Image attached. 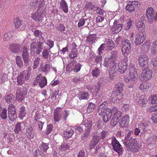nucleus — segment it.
Wrapping results in <instances>:
<instances>
[{"label":"nucleus","mask_w":157,"mask_h":157,"mask_svg":"<svg viewBox=\"0 0 157 157\" xmlns=\"http://www.w3.org/2000/svg\"><path fill=\"white\" fill-rule=\"evenodd\" d=\"M132 133V131H130L128 133L124 143L130 151L133 152H137L139 151L140 147L137 144L136 139L132 138L131 136Z\"/></svg>","instance_id":"1"},{"label":"nucleus","mask_w":157,"mask_h":157,"mask_svg":"<svg viewBox=\"0 0 157 157\" xmlns=\"http://www.w3.org/2000/svg\"><path fill=\"white\" fill-rule=\"evenodd\" d=\"M124 85V83L119 82L117 83L114 87L111 95L112 102H117V100H121L122 98L121 93L123 91Z\"/></svg>","instance_id":"2"},{"label":"nucleus","mask_w":157,"mask_h":157,"mask_svg":"<svg viewBox=\"0 0 157 157\" xmlns=\"http://www.w3.org/2000/svg\"><path fill=\"white\" fill-rule=\"evenodd\" d=\"M111 109L108 108L103 109L98 107V113L99 116H103V121L106 123L112 117Z\"/></svg>","instance_id":"3"},{"label":"nucleus","mask_w":157,"mask_h":157,"mask_svg":"<svg viewBox=\"0 0 157 157\" xmlns=\"http://www.w3.org/2000/svg\"><path fill=\"white\" fill-rule=\"evenodd\" d=\"M45 16V12L44 10H38L32 14L31 17L36 22H41L43 21Z\"/></svg>","instance_id":"4"},{"label":"nucleus","mask_w":157,"mask_h":157,"mask_svg":"<svg viewBox=\"0 0 157 157\" xmlns=\"http://www.w3.org/2000/svg\"><path fill=\"white\" fill-rule=\"evenodd\" d=\"M38 83L39 86L41 88H43L47 84V79L45 76H42V74H40L36 77L35 80L33 82L34 85H36Z\"/></svg>","instance_id":"5"},{"label":"nucleus","mask_w":157,"mask_h":157,"mask_svg":"<svg viewBox=\"0 0 157 157\" xmlns=\"http://www.w3.org/2000/svg\"><path fill=\"white\" fill-rule=\"evenodd\" d=\"M44 42L37 41V42H33L30 44V50L33 54H39L42 50V46Z\"/></svg>","instance_id":"6"},{"label":"nucleus","mask_w":157,"mask_h":157,"mask_svg":"<svg viewBox=\"0 0 157 157\" xmlns=\"http://www.w3.org/2000/svg\"><path fill=\"white\" fill-rule=\"evenodd\" d=\"M103 65L105 67L109 68V69L117 68V63L113 57L105 58Z\"/></svg>","instance_id":"7"},{"label":"nucleus","mask_w":157,"mask_h":157,"mask_svg":"<svg viewBox=\"0 0 157 157\" xmlns=\"http://www.w3.org/2000/svg\"><path fill=\"white\" fill-rule=\"evenodd\" d=\"M30 74L27 71H24L19 74L17 78V82L19 85H21L25 81L29 79Z\"/></svg>","instance_id":"8"},{"label":"nucleus","mask_w":157,"mask_h":157,"mask_svg":"<svg viewBox=\"0 0 157 157\" xmlns=\"http://www.w3.org/2000/svg\"><path fill=\"white\" fill-rule=\"evenodd\" d=\"M152 71L149 69H146L143 71L140 76V79L141 81L146 82L150 79L152 77Z\"/></svg>","instance_id":"9"},{"label":"nucleus","mask_w":157,"mask_h":157,"mask_svg":"<svg viewBox=\"0 0 157 157\" xmlns=\"http://www.w3.org/2000/svg\"><path fill=\"white\" fill-rule=\"evenodd\" d=\"M8 112L9 119L12 121H14L17 117L15 105L10 104L8 106Z\"/></svg>","instance_id":"10"},{"label":"nucleus","mask_w":157,"mask_h":157,"mask_svg":"<svg viewBox=\"0 0 157 157\" xmlns=\"http://www.w3.org/2000/svg\"><path fill=\"white\" fill-rule=\"evenodd\" d=\"M111 144L113 146V150L119 154H121L123 151L122 146L119 142L114 137L111 138Z\"/></svg>","instance_id":"11"},{"label":"nucleus","mask_w":157,"mask_h":157,"mask_svg":"<svg viewBox=\"0 0 157 157\" xmlns=\"http://www.w3.org/2000/svg\"><path fill=\"white\" fill-rule=\"evenodd\" d=\"M27 91L25 87L23 86L18 87L16 90V98L18 101H22L26 95Z\"/></svg>","instance_id":"12"},{"label":"nucleus","mask_w":157,"mask_h":157,"mask_svg":"<svg viewBox=\"0 0 157 157\" xmlns=\"http://www.w3.org/2000/svg\"><path fill=\"white\" fill-rule=\"evenodd\" d=\"M139 6L138 1H130L128 2L125 8L130 13H134L136 12V9L139 7Z\"/></svg>","instance_id":"13"},{"label":"nucleus","mask_w":157,"mask_h":157,"mask_svg":"<svg viewBox=\"0 0 157 157\" xmlns=\"http://www.w3.org/2000/svg\"><path fill=\"white\" fill-rule=\"evenodd\" d=\"M149 58L146 55H141L138 58L139 65L141 67L147 68L148 66Z\"/></svg>","instance_id":"14"},{"label":"nucleus","mask_w":157,"mask_h":157,"mask_svg":"<svg viewBox=\"0 0 157 157\" xmlns=\"http://www.w3.org/2000/svg\"><path fill=\"white\" fill-rule=\"evenodd\" d=\"M128 61V58L126 57L118 64L119 71L121 73H124L127 70Z\"/></svg>","instance_id":"15"},{"label":"nucleus","mask_w":157,"mask_h":157,"mask_svg":"<svg viewBox=\"0 0 157 157\" xmlns=\"http://www.w3.org/2000/svg\"><path fill=\"white\" fill-rule=\"evenodd\" d=\"M122 44L123 45L122 52L125 56L129 53L131 51V43L128 40L125 39L122 42Z\"/></svg>","instance_id":"16"},{"label":"nucleus","mask_w":157,"mask_h":157,"mask_svg":"<svg viewBox=\"0 0 157 157\" xmlns=\"http://www.w3.org/2000/svg\"><path fill=\"white\" fill-rule=\"evenodd\" d=\"M63 113L62 108L60 107H56L53 112L54 119L55 122H58L62 117Z\"/></svg>","instance_id":"17"},{"label":"nucleus","mask_w":157,"mask_h":157,"mask_svg":"<svg viewBox=\"0 0 157 157\" xmlns=\"http://www.w3.org/2000/svg\"><path fill=\"white\" fill-rule=\"evenodd\" d=\"M155 11L152 7H148L146 11V16L148 23L150 24L152 23L154 21Z\"/></svg>","instance_id":"18"},{"label":"nucleus","mask_w":157,"mask_h":157,"mask_svg":"<svg viewBox=\"0 0 157 157\" xmlns=\"http://www.w3.org/2000/svg\"><path fill=\"white\" fill-rule=\"evenodd\" d=\"M145 34L143 33H138L136 35L135 42L136 45H140L144 41Z\"/></svg>","instance_id":"19"},{"label":"nucleus","mask_w":157,"mask_h":157,"mask_svg":"<svg viewBox=\"0 0 157 157\" xmlns=\"http://www.w3.org/2000/svg\"><path fill=\"white\" fill-rule=\"evenodd\" d=\"M129 116L127 114H125L118 121L120 127L122 128L127 126L129 121Z\"/></svg>","instance_id":"20"},{"label":"nucleus","mask_w":157,"mask_h":157,"mask_svg":"<svg viewBox=\"0 0 157 157\" xmlns=\"http://www.w3.org/2000/svg\"><path fill=\"white\" fill-rule=\"evenodd\" d=\"M112 115L113 114V117L115 119L120 120L119 119L121 117L122 113L119 109L116 106H114L111 109Z\"/></svg>","instance_id":"21"},{"label":"nucleus","mask_w":157,"mask_h":157,"mask_svg":"<svg viewBox=\"0 0 157 157\" xmlns=\"http://www.w3.org/2000/svg\"><path fill=\"white\" fill-rule=\"evenodd\" d=\"M14 24L15 27L18 30H23L25 27L23 21L18 18L14 19Z\"/></svg>","instance_id":"22"},{"label":"nucleus","mask_w":157,"mask_h":157,"mask_svg":"<svg viewBox=\"0 0 157 157\" xmlns=\"http://www.w3.org/2000/svg\"><path fill=\"white\" fill-rule=\"evenodd\" d=\"M21 44L16 43L10 45L9 49L12 52L16 53L21 51Z\"/></svg>","instance_id":"23"},{"label":"nucleus","mask_w":157,"mask_h":157,"mask_svg":"<svg viewBox=\"0 0 157 157\" xmlns=\"http://www.w3.org/2000/svg\"><path fill=\"white\" fill-rule=\"evenodd\" d=\"M136 26L139 33H145V25L142 21H139L136 23Z\"/></svg>","instance_id":"24"},{"label":"nucleus","mask_w":157,"mask_h":157,"mask_svg":"<svg viewBox=\"0 0 157 157\" xmlns=\"http://www.w3.org/2000/svg\"><path fill=\"white\" fill-rule=\"evenodd\" d=\"M100 140V137L98 136H94L91 141L90 147V149H92L99 142Z\"/></svg>","instance_id":"25"},{"label":"nucleus","mask_w":157,"mask_h":157,"mask_svg":"<svg viewBox=\"0 0 157 157\" xmlns=\"http://www.w3.org/2000/svg\"><path fill=\"white\" fill-rule=\"evenodd\" d=\"M97 38L98 37L96 34H90L87 37L86 41L90 44H92L95 42Z\"/></svg>","instance_id":"26"},{"label":"nucleus","mask_w":157,"mask_h":157,"mask_svg":"<svg viewBox=\"0 0 157 157\" xmlns=\"http://www.w3.org/2000/svg\"><path fill=\"white\" fill-rule=\"evenodd\" d=\"M90 21V19L89 18L85 19L82 17L79 20L78 23V27L80 28L84 25L87 26L89 25Z\"/></svg>","instance_id":"27"},{"label":"nucleus","mask_w":157,"mask_h":157,"mask_svg":"<svg viewBox=\"0 0 157 157\" xmlns=\"http://www.w3.org/2000/svg\"><path fill=\"white\" fill-rule=\"evenodd\" d=\"M34 34L35 37H39L38 41L44 42V38L42 36V33L40 30L38 29L35 30L34 32Z\"/></svg>","instance_id":"28"},{"label":"nucleus","mask_w":157,"mask_h":157,"mask_svg":"<svg viewBox=\"0 0 157 157\" xmlns=\"http://www.w3.org/2000/svg\"><path fill=\"white\" fill-rule=\"evenodd\" d=\"M101 82L99 81L97 83L96 85H95L94 87L93 88L92 90H93V92L95 94V95H99V93L101 89Z\"/></svg>","instance_id":"29"},{"label":"nucleus","mask_w":157,"mask_h":157,"mask_svg":"<svg viewBox=\"0 0 157 157\" xmlns=\"http://www.w3.org/2000/svg\"><path fill=\"white\" fill-rule=\"evenodd\" d=\"M22 56L25 62L27 61L29 59L28 51L27 47L26 46H24V47Z\"/></svg>","instance_id":"30"},{"label":"nucleus","mask_w":157,"mask_h":157,"mask_svg":"<svg viewBox=\"0 0 157 157\" xmlns=\"http://www.w3.org/2000/svg\"><path fill=\"white\" fill-rule=\"evenodd\" d=\"M50 69L51 66L48 63H46L44 66H42L40 68L41 71L46 75L50 71Z\"/></svg>","instance_id":"31"},{"label":"nucleus","mask_w":157,"mask_h":157,"mask_svg":"<svg viewBox=\"0 0 157 157\" xmlns=\"http://www.w3.org/2000/svg\"><path fill=\"white\" fill-rule=\"evenodd\" d=\"M147 100L145 95H143L140 96L138 101V104L140 106H144L147 103Z\"/></svg>","instance_id":"32"},{"label":"nucleus","mask_w":157,"mask_h":157,"mask_svg":"<svg viewBox=\"0 0 157 157\" xmlns=\"http://www.w3.org/2000/svg\"><path fill=\"white\" fill-rule=\"evenodd\" d=\"M60 8L65 13L68 11V6L67 2L64 0H61L60 2Z\"/></svg>","instance_id":"33"},{"label":"nucleus","mask_w":157,"mask_h":157,"mask_svg":"<svg viewBox=\"0 0 157 157\" xmlns=\"http://www.w3.org/2000/svg\"><path fill=\"white\" fill-rule=\"evenodd\" d=\"M157 140V136L155 135L150 136L147 139V141L149 144H155Z\"/></svg>","instance_id":"34"},{"label":"nucleus","mask_w":157,"mask_h":157,"mask_svg":"<svg viewBox=\"0 0 157 157\" xmlns=\"http://www.w3.org/2000/svg\"><path fill=\"white\" fill-rule=\"evenodd\" d=\"M79 99L87 100L89 98V95L87 92L85 91H80L79 94Z\"/></svg>","instance_id":"35"},{"label":"nucleus","mask_w":157,"mask_h":157,"mask_svg":"<svg viewBox=\"0 0 157 157\" xmlns=\"http://www.w3.org/2000/svg\"><path fill=\"white\" fill-rule=\"evenodd\" d=\"M85 8L89 10H92L94 11L96 8H97V6L93 5L92 2H87L86 4Z\"/></svg>","instance_id":"36"},{"label":"nucleus","mask_w":157,"mask_h":157,"mask_svg":"<svg viewBox=\"0 0 157 157\" xmlns=\"http://www.w3.org/2000/svg\"><path fill=\"white\" fill-rule=\"evenodd\" d=\"M117 68H114V69H109V78L110 80H112L114 78L116 71L117 70Z\"/></svg>","instance_id":"37"},{"label":"nucleus","mask_w":157,"mask_h":157,"mask_svg":"<svg viewBox=\"0 0 157 157\" xmlns=\"http://www.w3.org/2000/svg\"><path fill=\"white\" fill-rule=\"evenodd\" d=\"M48 148V143H43L40 146V151L42 152H46Z\"/></svg>","instance_id":"38"},{"label":"nucleus","mask_w":157,"mask_h":157,"mask_svg":"<svg viewBox=\"0 0 157 157\" xmlns=\"http://www.w3.org/2000/svg\"><path fill=\"white\" fill-rule=\"evenodd\" d=\"M16 64L19 68H22L23 66V62L21 56H16Z\"/></svg>","instance_id":"39"},{"label":"nucleus","mask_w":157,"mask_h":157,"mask_svg":"<svg viewBox=\"0 0 157 157\" xmlns=\"http://www.w3.org/2000/svg\"><path fill=\"white\" fill-rule=\"evenodd\" d=\"M26 135L29 139L33 138L34 135L33 133V128L31 126H29L27 130Z\"/></svg>","instance_id":"40"},{"label":"nucleus","mask_w":157,"mask_h":157,"mask_svg":"<svg viewBox=\"0 0 157 157\" xmlns=\"http://www.w3.org/2000/svg\"><path fill=\"white\" fill-rule=\"evenodd\" d=\"M14 98L15 97L12 94L7 95L6 96L5 98L6 102L8 103L13 102Z\"/></svg>","instance_id":"41"},{"label":"nucleus","mask_w":157,"mask_h":157,"mask_svg":"<svg viewBox=\"0 0 157 157\" xmlns=\"http://www.w3.org/2000/svg\"><path fill=\"white\" fill-rule=\"evenodd\" d=\"M151 52L152 54H157V40L154 41L152 44Z\"/></svg>","instance_id":"42"},{"label":"nucleus","mask_w":157,"mask_h":157,"mask_svg":"<svg viewBox=\"0 0 157 157\" xmlns=\"http://www.w3.org/2000/svg\"><path fill=\"white\" fill-rule=\"evenodd\" d=\"M92 122L90 121H87L84 124L82 125V127H84L85 130L90 131L92 128Z\"/></svg>","instance_id":"43"},{"label":"nucleus","mask_w":157,"mask_h":157,"mask_svg":"<svg viewBox=\"0 0 157 157\" xmlns=\"http://www.w3.org/2000/svg\"><path fill=\"white\" fill-rule=\"evenodd\" d=\"M70 148V146L68 144L64 143H62L59 147V150L61 151H63L69 150Z\"/></svg>","instance_id":"44"},{"label":"nucleus","mask_w":157,"mask_h":157,"mask_svg":"<svg viewBox=\"0 0 157 157\" xmlns=\"http://www.w3.org/2000/svg\"><path fill=\"white\" fill-rule=\"evenodd\" d=\"M106 46L109 50H112L114 47V44L112 41L109 39L107 40Z\"/></svg>","instance_id":"45"},{"label":"nucleus","mask_w":157,"mask_h":157,"mask_svg":"<svg viewBox=\"0 0 157 157\" xmlns=\"http://www.w3.org/2000/svg\"><path fill=\"white\" fill-rule=\"evenodd\" d=\"M95 108V104L92 102H89L87 108V111L88 113L93 112Z\"/></svg>","instance_id":"46"},{"label":"nucleus","mask_w":157,"mask_h":157,"mask_svg":"<svg viewBox=\"0 0 157 157\" xmlns=\"http://www.w3.org/2000/svg\"><path fill=\"white\" fill-rule=\"evenodd\" d=\"M77 56V50L75 48H73L70 52L69 57L71 59H73Z\"/></svg>","instance_id":"47"},{"label":"nucleus","mask_w":157,"mask_h":157,"mask_svg":"<svg viewBox=\"0 0 157 157\" xmlns=\"http://www.w3.org/2000/svg\"><path fill=\"white\" fill-rule=\"evenodd\" d=\"M75 65V62L73 60L69 63L66 66V70L67 71L70 72L73 70V68Z\"/></svg>","instance_id":"48"},{"label":"nucleus","mask_w":157,"mask_h":157,"mask_svg":"<svg viewBox=\"0 0 157 157\" xmlns=\"http://www.w3.org/2000/svg\"><path fill=\"white\" fill-rule=\"evenodd\" d=\"M74 131L72 129L69 131H64L63 133L64 136L65 138H69L72 136L74 133Z\"/></svg>","instance_id":"49"},{"label":"nucleus","mask_w":157,"mask_h":157,"mask_svg":"<svg viewBox=\"0 0 157 157\" xmlns=\"http://www.w3.org/2000/svg\"><path fill=\"white\" fill-rule=\"evenodd\" d=\"M123 25L122 24H118L115 25L113 33H117L119 32L122 29Z\"/></svg>","instance_id":"50"},{"label":"nucleus","mask_w":157,"mask_h":157,"mask_svg":"<svg viewBox=\"0 0 157 157\" xmlns=\"http://www.w3.org/2000/svg\"><path fill=\"white\" fill-rule=\"evenodd\" d=\"M0 116L2 119L5 120L7 118V109L3 108L2 111L1 112Z\"/></svg>","instance_id":"51"},{"label":"nucleus","mask_w":157,"mask_h":157,"mask_svg":"<svg viewBox=\"0 0 157 157\" xmlns=\"http://www.w3.org/2000/svg\"><path fill=\"white\" fill-rule=\"evenodd\" d=\"M26 112L25 111V108L24 106H22L20 108L19 116L20 117L23 118L25 116Z\"/></svg>","instance_id":"52"},{"label":"nucleus","mask_w":157,"mask_h":157,"mask_svg":"<svg viewBox=\"0 0 157 157\" xmlns=\"http://www.w3.org/2000/svg\"><path fill=\"white\" fill-rule=\"evenodd\" d=\"M100 75V71L98 67H95L92 71V75L94 77H98Z\"/></svg>","instance_id":"53"},{"label":"nucleus","mask_w":157,"mask_h":157,"mask_svg":"<svg viewBox=\"0 0 157 157\" xmlns=\"http://www.w3.org/2000/svg\"><path fill=\"white\" fill-rule=\"evenodd\" d=\"M149 86L147 83H143L140 85L139 88L140 90H144L148 89L149 88Z\"/></svg>","instance_id":"54"},{"label":"nucleus","mask_w":157,"mask_h":157,"mask_svg":"<svg viewBox=\"0 0 157 157\" xmlns=\"http://www.w3.org/2000/svg\"><path fill=\"white\" fill-rule=\"evenodd\" d=\"M84 79V78L83 77L76 76L73 79L72 81L75 83L82 82L83 81Z\"/></svg>","instance_id":"55"},{"label":"nucleus","mask_w":157,"mask_h":157,"mask_svg":"<svg viewBox=\"0 0 157 157\" xmlns=\"http://www.w3.org/2000/svg\"><path fill=\"white\" fill-rule=\"evenodd\" d=\"M129 74H137V71L134 65H131L129 69Z\"/></svg>","instance_id":"56"},{"label":"nucleus","mask_w":157,"mask_h":157,"mask_svg":"<svg viewBox=\"0 0 157 157\" xmlns=\"http://www.w3.org/2000/svg\"><path fill=\"white\" fill-rule=\"evenodd\" d=\"M81 66L82 65L79 63H76L75 62V65L73 67V70L75 72H78L80 70Z\"/></svg>","instance_id":"57"},{"label":"nucleus","mask_w":157,"mask_h":157,"mask_svg":"<svg viewBox=\"0 0 157 157\" xmlns=\"http://www.w3.org/2000/svg\"><path fill=\"white\" fill-rule=\"evenodd\" d=\"M51 53L50 50H48L46 49H45L42 52L43 57L45 59H47L50 53Z\"/></svg>","instance_id":"58"},{"label":"nucleus","mask_w":157,"mask_h":157,"mask_svg":"<svg viewBox=\"0 0 157 157\" xmlns=\"http://www.w3.org/2000/svg\"><path fill=\"white\" fill-rule=\"evenodd\" d=\"M34 157H46L45 155L44 154H40L38 150H36L33 153Z\"/></svg>","instance_id":"59"},{"label":"nucleus","mask_w":157,"mask_h":157,"mask_svg":"<svg viewBox=\"0 0 157 157\" xmlns=\"http://www.w3.org/2000/svg\"><path fill=\"white\" fill-rule=\"evenodd\" d=\"M53 128V125L52 124H49L47 125L46 131L45 134L46 135H48L52 132Z\"/></svg>","instance_id":"60"},{"label":"nucleus","mask_w":157,"mask_h":157,"mask_svg":"<svg viewBox=\"0 0 157 157\" xmlns=\"http://www.w3.org/2000/svg\"><path fill=\"white\" fill-rule=\"evenodd\" d=\"M150 42L149 40L146 41L144 43L143 46L145 51H147L150 48Z\"/></svg>","instance_id":"61"},{"label":"nucleus","mask_w":157,"mask_h":157,"mask_svg":"<svg viewBox=\"0 0 157 157\" xmlns=\"http://www.w3.org/2000/svg\"><path fill=\"white\" fill-rule=\"evenodd\" d=\"M21 123L19 122L17 123L15 127L14 131L16 134H17L19 132L21 131Z\"/></svg>","instance_id":"62"},{"label":"nucleus","mask_w":157,"mask_h":157,"mask_svg":"<svg viewBox=\"0 0 157 157\" xmlns=\"http://www.w3.org/2000/svg\"><path fill=\"white\" fill-rule=\"evenodd\" d=\"M46 44L49 47V50H50L51 48H52L54 46V42L50 40H48L45 42Z\"/></svg>","instance_id":"63"},{"label":"nucleus","mask_w":157,"mask_h":157,"mask_svg":"<svg viewBox=\"0 0 157 157\" xmlns=\"http://www.w3.org/2000/svg\"><path fill=\"white\" fill-rule=\"evenodd\" d=\"M152 62L154 66L153 69L155 70H157V57L154 58L152 60Z\"/></svg>","instance_id":"64"}]
</instances>
